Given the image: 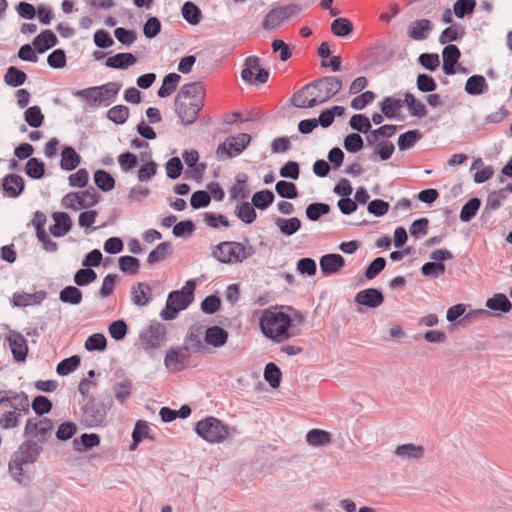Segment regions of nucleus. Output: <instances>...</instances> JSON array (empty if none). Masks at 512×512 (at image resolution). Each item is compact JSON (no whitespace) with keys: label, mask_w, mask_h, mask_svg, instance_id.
I'll return each mask as SVG.
<instances>
[{"label":"nucleus","mask_w":512,"mask_h":512,"mask_svg":"<svg viewBox=\"0 0 512 512\" xmlns=\"http://www.w3.org/2000/svg\"><path fill=\"white\" fill-rule=\"evenodd\" d=\"M43 448L38 442L29 439L25 440L18 449L13 453L8 464V470L11 477L20 485H27L31 481V477L26 475L23 466L35 463Z\"/></svg>","instance_id":"3"},{"label":"nucleus","mask_w":512,"mask_h":512,"mask_svg":"<svg viewBox=\"0 0 512 512\" xmlns=\"http://www.w3.org/2000/svg\"><path fill=\"white\" fill-rule=\"evenodd\" d=\"M241 78L244 82L253 84H264L268 81L269 71L260 67V58L249 56L244 61V67L241 71Z\"/></svg>","instance_id":"9"},{"label":"nucleus","mask_w":512,"mask_h":512,"mask_svg":"<svg viewBox=\"0 0 512 512\" xmlns=\"http://www.w3.org/2000/svg\"><path fill=\"white\" fill-rule=\"evenodd\" d=\"M432 31V23L428 19H418L413 21L408 29L407 35L417 41L425 40Z\"/></svg>","instance_id":"25"},{"label":"nucleus","mask_w":512,"mask_h":512,"mask_svg":"<svg viewBox=\"0 0 512 512\" xmlns=\"http://www.w3.org/2000/svg\"><path fill=\"white\" fill-rule=\"evenodd\" d=\"M58 44V38L55 33L46 29L40 32L32 42L33 47L39 54H43Z\"/></svg>","instance_id":"24"},{"label":"nucleus","mask_w":512,"mask_h":512,"mask_svg":"<svg viewBox=\"0 0 512 512\" xmlns=\"http://www.w3.org/2000/svg\"><path fill=\"white\" fill-rule=\"evenodd\" d=\"M118 264L123 273L130 275H135L140 268L139 259L129 255L119 257Z\"/></svg>","instance_id":"61"},{"label":"nucleus","mask_w":512,"mask_h":512,"mask_svg":"<svg viewBox=\"0 0 512 512\" xmlns=\"http://www.w3.org/2000/svg\"><path fill=\"white\" fill-rule=\"evenodd\" d=\"M397 131V126L393 124H385L377 129H370L366 136V141L369 146L374 145L380 138H391Z\"/></svg>","instance_id":"33"},{"label":"nucleus","mask_w":512,"mask_h":512,"mask_svg":"<svg viewBox=\"0 0 512 512\" xmlns=\"http://www.w3.org/2000/svg\"><path fill=\"white\" fill-rule=\"evenodd\" d=\"M25 174L34 180H39L45 175V163L40 159L29 158L24 167Z\"/></svg>","instance_id":"40"},{"label":"nucleus","mask_w":512,"mask_h":512,"mask_svg":"<svg viewBox=\"0 0 512 512\" xmlns=\"http://www.w3.org/2000/svg\"><path fill=\"white\" fill-rule=\"evenodd\" d=\"M24 119L32 128H39L44 123V115L38 105L28 107L24 112Z\"/></svg>","instance_id":"53"},{"label":"nucleus","mask_w":512,"mask_h":512,"mask_svg":"<svg viewBox=\"0 0 512 512\" xmlns=\"http://www.w3.org/2000/svg\"><path fill=\"white\" fill-rule=\"evenodd\" d=\"M274 199V193L271 190L264 189L255 192L252 196L251 201L255 208L259 210H266L273 204Z\"/></svg>","instance_id":"44"},{"label":"nucleus","mask_w":512,"mask_h":512,"mask_svg":"<svg viewBox=\"0 0 512 512\" xmlns=\"http://www.w3.org/2000/svg\"><path fill=\"white\" fill-rule=\"evenodd\" d=\"M107 118L117 125H122L129 118V108L125 105H115L107 111Z\"/></svg>","instance_id":"57"},{"label":"nucleus","mask_w":512,"mask_h":512,"mask_svg":"<svg viewBox=\"0 0 512 512\" xmlns=\"http://www.w3.org/2000/svg\"><path fill=\"white\" fill-rule=\"evenodd\" d=\"M349 126L351 129L366 136L372 127L370 119L364 114H354L349 120Z\"/></svg>","instance_id":"56"},{"label":"nucleus","mask_w":512,"mask_h":512,"mask_svg":"<svg viewBox=\"0 0 512 512\" xmlns=\"http://www.w3.org/2000/svg\"><path fill=\"white\" fill-rule=\"evenodd\" d=\"M13 358L17 362H24L28 355V344L24 336L17 331L10 330L6 336Z\"/></svg>","instance_id":"15"},{"label":"nucleus","mask_w":512,"mask_h":512,"mask_svg":"<svg viewBox=\"0 0 512 512\" xmlns=\"http://www.w3.org/2000/svg\"><path fill=\"white\" fill-rule=\"evenodd\" d=\"M394 454L401 459L418 460L424 456V448L413 443L401 444L396 447Z\"/></svg>","instance_id":"27"},{"label":"nucleus","mask_w":512,"mask_h":512,"mask_svg":"<svg viewBox=\"0 0 512 512\" xmlns=\"http://www.w3.org/2000/svg\"><path fill=\"white\" fill-rule=\"evenodd\" d=\"M53 429V422L49 418H42L38 422L29 418L24 428V435L31 438L39 437V442L44 443Z\"/></svg>","instance_id":"14"},{"label":"nucleus","mask_w":512,"mask_h":512,"mask_svg":"<svg viewBox=\"0 0 512 512\" xmlns=\"http://www.w3.org/2000/svg\"><path fill=\"white\" fill-rule=\"evenodd\" d=\"M27 80V75L24 71L21 69L10 66L6 70V73L4 75V82L10 87H20L23 85Z\"/></svg>","instance_id":"42"},{"label":"nucleus","mask_w":512,"mask_h":512,"mask_svg":"<svg viewBox=\"0 0 512 512\" xmlns=\"http://www.w3.org/2000/svg\"><path fill=\"white\" fill-rule=\"evenodd\" d=\"M464 34L465 30L461 25H451L441 32L439 36V43L442 45H448L453 41H458L462 39Z\"/></svg>","instance_id":"41"},{"label":"nucleus","mask_w":512,"mask_h":512,"mask_svg":"<svg viewBox=\"0 0 512 512\" xmlns=\"http://www.w3.org/2000/svg\"><path fill=\"white\" fill-rule=\"evenodd\" d=\"M141 344L146 351L158 349L166 340V327L157 320L150 321L139 335Z\"/></svg>","instance_id":"8"},{"label":"nucleus","mask_w":512,"mask_h":512,"mask_svg":"<svg viewBox=\"0 0 512 512\" xmlns=\"http://www.w3.org/2000/svg\"><path fill=\"white\" fill-rule=\"evenodd\" d=\"M74 95L89 103L91 107H98L102 104L100 91L96 86L78 90Z\"/></svg>","instance_id":"51"},{"label":"nucleus","mask_w":512,"mask_h":512,"mask_svg":"<svg viewBox=\"0 0 512 512\" xmlns=\"http://www.w3.org/2000/svg\"><path fill=\"white\" fill-rule=\"evenodd\" d=\"M342 80L336 76H324L316 79L297 92L291 98V103L297 108H313L325 103L342 89Z\"/></svg>","instance_id":"1"},{"label":"nucleus","mask_w":512,"mask_h":512,"mask_svg":"<svg viewBox=\"0 0 512 512\" xmlns=\"http://www.w3.org/2000/svg\"><path fill=\"white\" fill-rule=\"evenodd\" d=\"M212 257L223 264L241 263L239 242L222 241L212 248Z\"/></svg>","instance_id":"11"},{"label":"nucleus","mask_w":512,"mask_h":512,"mask_svg":"<svg viewBox=\"0 0 512 512\" xmlns=\"http://www.w3.org/2000/svg\"><path fill=\"white\" fill-rule=\"evenodd\" d=\"M379 107L385 117L393 119L397 117L398 111L401 108L400 99L390 96L384 97L379 103Z\"/></svg>","instance_id":"46"},{"label":"nucleus","mask_w":512,"mask_h":512,"mask_svg":"<svg viewBox=\"0 0 512 512\" xmlns=\"http://www.w3.org/2000/svg\"><path fill=\"white\" fill-rule=\"evenodd\" d=\"M303 7L300 4L291 3L271 9L264 17L262 27L265 30H272L280 26L284 21L297 16Z\"/></svg>","instance_id":"7"},{"label":"nucleus","mask_w":512,"mask_h":512,"mask_svg":"<svg viewBox=\"0 0 512 512\" xmlns=\"http://www.w3.org/2000/svg\"><path fill=\"white\" fill-rule=\"evenodd\" d=\"M306 441L314 447L324 446L331 441V434L321 429H311L306 434Z\"/></svg>","instance_id":"50"},{"label":"nucleus","mask_w":512,"mask_h":512,"mask_svg":"<svg viewBox=\"0 0 512 512\" xmlns=\"http://www.w3.org/2000/svg\"><path fill=\"white\" fill-rule=\"evenodd\" d=\"M87 351H104L107 347V339L102 333L90 335L84 345Z\"/></svg>","instance_id":"62"},{"label":"nucleus","mask_w":512,"mask_h":512,"mask_svg":"<svg viewBox=\"0 0 512 512\" xmlns=\"http://www.w3.org/2000/svg\"><path fill=\"white\" fill-rule=\"evenodd\" d=\"M195 433L208 443H222L232 436L231 428L216 417L208 416L194 425Z\"/></svg>","instance_id":"5"},{"label":"nucleus","mask_w":512,"mask_h":512,"mask_svg":"<svg viewBox=\"0 0 512 512\" xmlns=\"http://www.w3.org/2000/svg\"><path fill=\"white\" fill-rule=\"evenodd\" d=\"M263 376L265 381L273 389H276L280 386L282 380V372L274 362H269L265 365Z\"/></svg>","instance_id":"47"},{"label":"nucleus","mask_w":512,"mask_h":512,"mask_svg":"<svg viewBox=\"0 0 512 512\" xmlns=\"http://www.w3.org/2000/svg\"><path fill=\"white\" fill-rule=\"evenodd\" d=\"M276 226L280 232L285 236H292L301 228V220L297 217L291 218H280L278 217L275 221Z\"/></svg>","instance_id":"37"},{"label":"nucleus","mask_w":512,"mask_h":512,"mask_svg":"<svg viewBox=\"0 0 512 512\" xmlns=\"http://www.w3.org/2000/svg\"><path fill=\"white\" fill-rule=\"evenodd\" d=\"M461 57L460 49L454 44H448L442 50V70L445 75L451 76L457 73L456 66Z\"/></svg>","instance_id":"18"},{"label":"nucleus","mask_w":512,"mask_h":512,"mask_svg":"<svg viewBox=\"0 0 512 512\" xmlns=\"http://www.w3.org/2000/svg\"><path fill=\"white\" fill-rule=\"evenodd\" d=\"M54 224L50 226V233L57 238L65 236L72 228V220L66 212H54L52 214Z\"/></svg>","instance_id":"21"},{"label":"nucleus","mask_w":512,"mask_h":512,"mask_svg":"<svg viewBox=\"0 0 512 512\" xmlns=\"http://www.w3.org/2000/svg\"><path fill=\"white\" fill-rule=\"evenodd\" d=\"M330 212V205L323 202H313L307 205L305 209L306 217L313 222Z\"/></svg>","instance_id":"49"},{"label":"nucleus","mask_w":512,"mask_h":512,"mask_svg":"<svg viewBox=\"0 0 512 512\" xmlns=\"http://www.w3.org/2000/svg\"><path fill=\"white\" fill-rule=\"evenodd\" d=\"M96 279V272L88 267L77 270L73 277L74 283L79 287L87 286L94 282Z\"/></svg>","instance_id":"60"},{"label":"nucleus","mask_w":512,"mask_h":512,"mask_svg":"<svg viewBox=\"0 0 512 512\" xmlns=\"http://www.w3.org/2000/svg\"><path fill=\"white\" fill-rule=\"evenodd\" d=\"M151 295L152 289L146 282H137L131 287V301L135 306H146L151 300Z\"/></svg>","instance_id":"23"},{"label":"nucleus","mask_w":512,"mask_h":512,"mask_svg":"<svg viewBox=\"0 0 512 512\" xmlns=\"http://www.w3.org/2000/svg\"><path fill=\"white\" fill-rule=\"evenodd\" d=\"M488 89L489 87L485 77L478 74L470 76L467 79L464 87L465 92L472 96L482 95L486 93Z\"/></svg>","instance_id":"28"},{"label":"nucleus","mask_w":512,"mask_h":512,"mask_svg":"<svg viewBox=\"0 0 512 512\" xmlns=\"http://www.w3.org/2000/svg\"><path fill=\"white\" fill-rule=\"evenodd\" d=\"M82 299V291L73 285L64 287L59 293V300L64 304L76 306L82 302Z\"/></svg>","instance_id":"35"},{"label":"nucleus","mask_w":512,"mask_h":512,"mask_svg":"<svg viewBox=\"0 0 512 512\" xmlns=\"http://www.w3.org/2000/svg\"><path fill=\"white\" fill-rule=\"evenodd\" d=\"M195 288L196 281L190 279L181 289L170 292L165 307L160 312L161 318L167 321L176 319L179 312L187 309L193 302Z\"/></svg>","instance_id":"4"},{"label":"nucleus","mask_w":512,"mask_h":512,"mask_svg":"<svg viewBox=\"0 0 512 512\" xmlns=\"http://www.w3.org/2000/svg\"><path fill=\"white\" fill-rule=\"evenodd\" d=\"M344 149L349 153H357L364 147V141L359 133L348 134L343 141Z\"/></svg>","instance_id":"63"},{"label":"nucleus","mask_w":512,"mask_h":512,"mask_svg":"<svg viewBox=\"0 0 512 512\" xmlns=\"http://www.w3.org/2000/svg\"><path fill=\"white\" fill-rule=\"evenodd\" d=\"M46 297L47 293L44 290H40L32 294L26 292H15L12 296V304L16 307L39 305L46 299Z\"/></svg>","instance_id":"20"},{"label":"nucleus","mask_w":512,"mask_h":512,"mask_svg":"<svg viewBox=\"0 0 512 512\" xmlns=\"http://www.w3.org/2000/svg\"><path fill=\"white\" fill-rule=\"evenodd\" d=\"M174 105L175 112L180 118L181 123L184 126H189L197 120L199 112L204 107V100L202 98H198V100H194V102L187 104L182 100L175 99Z\"/></svg>","instance_id":"12"},{"label":"nucleus","mask_w":512,"mask_h":512,"mask_svg":"<svg viewBox=\"0 0 512 512\" xmlns=\"http://www.w3.org/2000/svg\"><path fill=\"white\" fill-rule=\"evenodd\" d=\"M94 183L103 192H109L115 187V179L113 176L103 169L94 172Z\"/></svg>","instance_id":"39"},{"label":"nucleus","mask_w":512,"mask_h":512,"mask_svg":"<svg viewBox=\"0 0 512 512\" xmlns=\"http://www.w3.org/2000/svg\"><path fill=\"white\" fill-rule=\"evenodd\" d=\"M110 405H106L95 397H90L84 401L81 407L80 423L86 428H96L105 425Z\"/></svg>","instance_id":"6"},{"label":"nucleus","mask_w":512,"mask_h":512,"mask_svg":"<svg viewBox=\"0 0 512 512\" xmlns=\"http://www.w3.org/2000/svg\"><path fill=\"white\" fill-rule=\"evenodd\" d=\"M320 271L323 276L338 273L345 266V259L338 253H328L320 257Z\"/></svg>","instance_id":"17"},{"label":"nucleus","mask_w":512,"mask_h":512,"mask_svg":"<svg viewBox=\"0 0 512 512\" xmlns=\"http://www.w3.org/2000/svg\"><path fill=\"white\" fill-rule=\"evenodd\" d=\"M387 262L384 257H376L373 259L364 271V276L368 280L377 277L385 268Z\"/></svg>","instance_id":"64"},{"label":"nucleus","mask_w":512,"mask_h":512,"mask_svg":"<svg viewBox=\"0 0 512 512\" xmlns=\"http://www.w3.org/2000/svg\"><path fill=\"white\" fill-rule=\"evenodd\" d=\"M292 326L291 315L275 311L272 307L265 309L259 319L261 332L276 343L284 342L295 335L290 331Z\"/></svg>","instance_id":"2"},{"label":"nucleus","mask_w":512,"mask_h":512,"mask_svg":"<svg viewBox=\"0 0 512 512\" xmlns=\"http://www.w3.org/2000/svg\"><path fill=\"white\" fill-rule=\"evenodd\" d=\"M137 62V58L130 52H120L106 59L108 68L125 70Z\"/></svg>","instance_id":"26"},{"label":"nucleus","mask_w":512,"mask_h":512,"mask_svg":"<svg viewBox=\"0 0 512 512\" xmlns=\"http://www.w3.org/2000/svg\"><path fill=\"white\" fill-rule=\"evenodd\" d=\"M80 363V356L73 355L60 361L56 367V372L60 376H66L75 371L80 366Z\"/></svg>","instance_id":"55"},{"label":"nucleus","mask_w":512,"mask_h":512,"mask_svg":"<svg viewBox=\"0 0 512 512\" xmlns=\"http://www.w3.org/2000/svg\"><path fill=\"white\" fill-rule=\"evenodd\" d=\"M205 94L203 84L200 81L191 82L183 85L178 94L176 95L175 99L182 100V98H194L195 100H198L197 98L200 96V98L203 99Z\"/></svg>","instance_id":"32"},{"label":"nucleus","mask_w":512,"mask_h":512,"mask_svg":"<svg viewBox=\"0 0 512 512\" xmlns=\"http://www.w3.org/2000/svg\"><path fill=\"white\" fill-rule=\"evenodd\" d=\"M331 31L337 37H347L353 32V23L347 18H336L331 23Z\"/></svg>","instance_id":"54"},{"label":"nucleus","mask_w":512,"mask_h":512,"mask_svg":"<svg viewBox=\"0 0 512 512\" xmlns=\"http://www.w3.org/2000/svg\"><path fill=\"white\" fill-rule=\"evenodd\" d=\"M61 156L60 167L65 171H72L80 164L81 157L71 146H65Z\"/></svg>","instance_id":"31"},{"label":"nucleus","mask_w":512,"mask_h":512,"mask_svg":"<svg viewBox=\"0 0 512 512\" xmlns=\"http://www.w3.org/2000/svg\"><path fill=\"white\" fill-rule=\"evenodd\" d=\"M182 16L183 18L190 24V25H197L200 23L202 19V12L200 8L193 2L187 1L183 4L182 9Z\"/></svg>","instance_id":"45"},{"label":"nucleus","mask_w":512,"mask_h":512,"mask_svg":"<svg viewBox=\"0 0 512 512\" xmlns=\"http://www.w3.org/2000/svg\"><path fill=\"white\" fill-rule=\"evenodd\" d=\"M172 251L173 247L170 242H162L149 253L147 257V263L149 265H154L160 261H163L168 255L172 253Z\"/></svg>","instance_id":"43"},{"label":"nucleus","mask_w":512,"mask_h":512,"mask_svg":"<svg viewBox=\"0 0 512 512\" xmlns=\"http://www.w3.org/2000/svg\"><path fill=\"white\" fill-rule=\"evenodd\" d=\"M100 91V98L102 99V104L105 102H112L115 100L120 88L121 84L118 82H108L101 86H96Z\"/></svg>","instance_id":"59"},{"label":"nucleus","mask_w":512,"mask_h":512,"mask_svg":"<svg viewBox=\"0 0 512 512\" xmlns=\"http://www.w3.org/2000/svg\"><path fill=\"white\" fill-rule=\"evenodd\" d=\"M189 350L190 348L186 343L182 346L171 347L167 350L164 359L166 368L175 371L182 370L190 358Z\"/></svg>","instance_id":"13"},{"label":"nucleus","mask_w":512,"mask_h":512,"mask_svg":"<svg viewBox=\"0 0 512 512\" xmlns=\"http://www.w3.org/2000/svg\"><path fill=\"white\" fill-rule=\"evenodd\" d=\"M385 297L383 292L378 288H366L356 293L354 301L356 304L376 309L384 303Z\"/></svg>","instance_id":"16"},{"label":"nucleus","mask_w":512,"mask_h":512,"mask_svg":"<svg viewBox=\"0 0 512 512\" xmlns=\"http://www.w3.org/2000/svg\"><path fill=\"white\" fill-rule=\"evenodd\" d=\"M181 80V76L175 72L169 73L164 76L162 80V85L157 91V95L160 98H166L170 96L177 88Z\"/></svg>","instance_id":"36"},{"label":"nucleus","mask_w":512,"mask_h":512,"mask_svg":"<svg viewBox=\"0 0 512 512\" xmlns=\"http://www.w3.org/2000/svg\"><path fill=\"white\" fill-rule=\"evenodd\" d=\"M486 307L499 313H508L512 309V303L503 293H496L486 301Z\"/></svg>","instance_id":"30"},{"label":"nucleus","mask_w":512,"mask_h":512,"mask_svg":"<svg viewBox=\"0 0 512 512\" xmlns=\"http://www.w3.org/2000/svg\"><path fill=\"white\" fill-rule=\"evenodd\" d=\"M77 193H78L77 206H79V209L80 208H90V207L96 205L101 199V195L92 186L87 188L84 191L77 192Z\"/></svg>","instance_id":"38"},{"label":"nucleus","mask_w":512,"mask_h":512,"mask_svg":"<svg viewBox=\"0 0 512 512\" xmlns=\"http://www.w3.org/2000/svg\"><path fill=\"white\" fill-rule=\"evenodd\" d=\"M234 213L239 220L246 224L253 223L257 218L255 207L248 201L237 203Z\"/></svg>","instance_id":"34"},{"label":"nucleus","mask_w":512,"mask_h":512,"mask_svg":"<svg viewBox=\"0 0 512 512\" xmlns=\"http://www.w3.org/2000/svg\"><path fill=\"white\" fill-rule=\"evenodd\" d=\"M276 193L285 199H295L298 197V190L293 182L280 180L275 185Z\"/></svg>","instance_id":"58"},{"label":"nucleus","mask_w":512,"mask_h":512,"mask_svg":"<svg viewBox=\"0 0 512 512\" xmlns=\"http://www.w3.org/2000/svg\"><path fill=\"white\" fill-rule=\"evenodd\" d=\"M481 206V200L478 197L469 199L462 207L460 211V220L462 222L471 221L477 214Z\"/></svg>","instance_id":"52"},{"label":"nucleus","mask_w":512,"mask_h":512,"mask_svg":"<svg viewBox=\"0 0 512 512\" xmlns=\"http://www.w3.org/2000/svg\"><path fill=\"white\" fill-rule=\"evenodd\" d=\"M251 136L247 133H240L237 136L228 137L223 143L219 144L216 149L218 158L227 156L229 158L241 154L250 144Z\"/></svg>","instance_id":"10"},{"label":"nucleus","mask_w":512,"mask_h":512,"mask_svg":"<svg viewBox=\"0 0 512 512\" xmlns=\"http://www.w3.org/2000/svg\"><path fill=\"white\" fill-rule=\"evenodd\" d=\"M25 189V181L18 174H8L2 180L3 193L10 198H17Z\"/></svg>","instance_id":"19"},{"label":"nucleus","mask_w":512,"mask_h":512,"mask_svg":"<svg viewBox=\"0 0 512 512\" xmlns=\"http://www.w3.org/2000/svg\"><path fill=\"white\" fill-rule=\"evenodd\" d=\"M100 436L96 433H83L73 440V448L77 452L89 451L100 444Z\"/></svg>","instance_id":"29"},{"label":"nucleus","mask_w":512,"mask_h":512,"mask_svg":"<svg viewBox=\"0 0 512 512\" xmlns=\"http://www.w3.org/2000/svg\"><path fill=\"white\" fill-rule=\"evenodd\" d=\"M422 138V133L415 129L402 133L398 137L397 145L400 151L412 148Z\"/></svg>","instance_id":"48"},{"label":"nucleus","mask_w":512,"mask_h":512,"mask_svg":"<svg viewBox=\"0 0 512 512\" xmlns=\"http://www.w3.org/2000/svg\"><path fill=\"white\" fill-rule=\"evenodd\" d=\"M229 333L222 327L213 325L205 330L204 341L214 348L223 347L228 341Z\"/></svg>","instance_id":"22"}]
</instances>
